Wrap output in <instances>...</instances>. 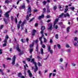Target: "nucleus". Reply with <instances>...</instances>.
Segmentation results:
<instances>
[{
  "label": "nucleus",
  "instance_id": "obj_1",
  "mask_svg": "<svg viewBox=\"0 0 78 78\" xmlns=\"http://www.w3.org/2000/svg\"><path fill=\"white\" fill-rule=\"evenodd\" d=\"M34 58H33L31 59V62H33V64H34L35 67V68L34 69V72L36 73V71L38 70V68L37 67V63L36 62H34Z\"/></svg>",
  "mask_w": 78,
  "mask_h": 78
},
{
  "label": "nucleus",
  "instance_id": "obj_2",
  "mask_svg": "<svg viewBox=\"0 0 78 78\" xmlns=\"http://www.w3.org/2000/svg\"><path fill=\"white\" fill-rule=\"evenodd\" d=\"M58 18L56 19L55 20V21L54 22L53 27L54 28H55V29H58V25H55L56 24L57 22H58Z\"/></svg>",
  "mask_w": 78,
  "mask_h": 78
},
{
  "label": "nucleus",
  "instance_id": "obj_3",
  "mask_svg": "<svg viewBox=\"0 0 78 78\" xmlns=\"http://www.w3.org/2000/svg\"><path fill=\"white\" fill-rule=\"evenodd\" d=\"M16 60V55H14L12 58V65L15 64V61Z\"/></svg>",
  "mask_w": 78,
  "mask_h": 78
},
{
  "label": "nucleus",
  "instance_id": "obj_4",
  "mask_svg": "<svg viewBox=\"0 0 78 78\" xmlns=\"http://www.w3.org/2000/svg\"><path fill=\"white\" fill-rule=\"evenodd\" d=\"M12 10V9H10L9 11L7 12L6 13H5V16L6 17H9V13L11 11V10Z\"/></svg>",
  "mask_w": 78,
  "mask_h": 78
},
{
  "label": "nucleus",
  "instance_id": "obj_5",
  "mask_svg": "<svg viewBox=\"0 0 78 78\" xmlns=\"http://www.w3.org/2000/svg\"><path fill=\"white\" fill-rule=\"evenodd\" d=\"M41 37L39 38V40L41 42V44H43V42H42V38L44 37V34H41Z\"/></svg>",
  "mask_w": 78,
  "mask_h": 78
},
{
  "label": "nucleus",
  "instance_id": "obj_6",
  "mask_svg": "<svg viewBox=\"0 0 78 78\" xmlns=\"http://www.w3.org/2000/svg\"><path fill=\"white\" fill-rule=\"evenodd\" d=\"M28 10L27 11V12L28 13H31V7L30 6H29V5H28Z\"/></svg>",
  "mask_w": 78,
  "mask_h": 78
},
{
  "label": "nucleus",
  "instance_id": "obj_7",
  "mask_svg": "<svg viewBox=\"0 0 78 78\" xmlns=\"http://www.w3.org/2000/svg\"><path fill=\"white\" fill-rule=\"evenodd\" d=\"M9 38V37H8V36L7 35L5 38V39L4 41V42H5V43H6L7 42V41H8V39Z\"/></svg>",
  "mask_w": 78,
  "mask_h": 78
},
{
  "label": "nucleus",
  "instance_id": "obj_8",
  "mask_svg": "<svg viewBox=\"0 0 78 78\" xmlns=\"http://www.w3.org/2000/svg\"><path fill=\"white\" fill-rule=\"evenodd\" d=\"M27 73H29V75L30 77H31L32 76V74L31 73V71L30 70H29L27 71Z\"/></svg>",
  "mask_w": 78,
  "mask_h": 78
},
{
  "label": "nucleus",
  "instance_id": "obj_9",
  "mask_svg": "<svg viewBox=\"0 0 78 78\" xmlns=\"http://www.w3.org/2000/svg\"><path fill=\"white\" fill-rule=\"evenodd\" d=\"M26 23H27V21L26 20H24L23 23L21 25V27H23V26Z\"/></svg>",
  "mask_w": 78,
  "mask_h": 78
},
{
  "label": "nucleus",
  "instance_id": "obj_10",
  "mask_svg": "<svg viewBox=\"0 0 78 78\" xmlns=\"http://www.w3.org/2000/svg\"><path fill=\"white\" fill-rule=\"evenodd\" d=\"M31 14H29V16H28V15H27V16L26 17V20H29V17H30V16H31Z\"/></svg>",
  "mask_w": 78,
  "mask_h": 78
},
{
  "label": "nucleus",
  "instance_id": "obj_11",
  "mask_svg": "<svg viewBox=\"0 0 78 78\" xmlns=\"http://www.w3.org/2000/svg\"><path fill=\"white\" fill-rule=\"evenodd\" d=\"M52 26H53V25L52 24H49V27L48 28V30H51V29H52Z\"/></svg>",
  "mask_w": 78,
  "mask_h": 78
},
{
  "label": "nucleus",
  "instance_id": "obj_12",
  "mask_svg": "<svg viewBox=\"0 0 78 78\" xmlns=\"http://www.w3.org/2000/svg\"><path fill=\"white\" fill-rule=\"evenodd\" d=\"M44 17V14H42L41 16H40L38 17V19L39 20H40L41 18H43Z\"/></svg>",
  "mask_w": 78,
  "mask_h": 78
},
{
  "label": "nucleus",
  "instance_id": "obj_13",
  "mask_svg": "<svg viewBox=\"0 0 78 78\" xmlns=\"http://www.w3.org/2000/svg\"><path fill=\"white\" fill-rule=\"evenodd\" d=\"M36 32V31L35 30H34L33 31H32V34L33 35V36L34 35V34H35V33Z\"/></svg>",
  "mask_w": 78,
  "mask_h": 78
},
{
  "label": "nucleus",
  "instance_id": "obj_14",
  "mask_svg": "<svg viewBox=\"0 0 78 78\" xmlns=\"http://www.w3.org/2000/svg\"><path fill=\"white\" fill-rule=\"evenodd\" d=\"M16 49L18 51H19V52H20V49H19V44L17 45V47H16Z\"/></svg>",
  "mask_w": 78,
  "mask_h": 78
},
{
  "label": "nucleus",
  "instance_id": "obj_15",
  "mask_svg": "<svg viewBox=\"0 0 78 78\" xmlns=\"http://www.w3.org/2000/svg\"><path fill=\"white\" fill-rule=\"evenodd\" d=\"M18 75L19 77H20V78H21L22 76V74L20 72L18 73Z\"/></svg>",
  "mask_w": 78,
  "mask_h": 78
},
{
  "label": "nucleus",
  "instance_id": "obj_16",
  "mask_svg": "<svg viewBox=\"0 0 78 78\" xmlns=\"http://www.w3.org/2000/svg\"><path fill=\"white\" fill-rule=\"evenodd\" d=\"M59 8L60 9V11H63V9L64 8V6H62V7H61V5L59 6Z\"/></svg>",
  "mask_w": 78,
  "mask_h": 78
},
{
  "label": "nucleus",
  "instance_id": "obj_17",
  "mask_svg": "<svg viewBox=\"0 0 78 78\" xmlns=\"http://www.w3.org/2000/svg\"><path fill=\"white\" fill-rule=\"evenodd\" d=\"M34 43H32L31 44H30V48H32V47L34 46Z\"/></svg>",
  "mask_w": 78,
  "mask_h": 78
},
{
  "label": "nucleus",
  "instance_id": "obj_18",
  "mask_svg": "<svg viewBox=\"0 0 78 78\" xmlns=\"http://www.w3.org/2000/svg\"><path fill=\"white\" fill-rule=\"evenodd\" d=\"M26 66L27 67H28V65H27V64H26V65L24 66L25 70H27V69L26 68Z\"/></svg>",
  "mask_w": 78,
  "mask_h": 78
},
{
  "label": "nucleus",
  "instance_id": "obj_19",
  "mask_svg": "<svg viewBox=\"0 0 78 78\" xmlns=\"http://www.w3.org/2000/svg\"><path fill=\"white\" fill-rule=\"evenodd\" d=\"M64 16V13H62L61 14V15H60L59 17H60V18H62V17H63Z\"/></svg>",
  "mask_w": 78,
  "mask_h": 78
},
{
  "label": "nucleus",
  "instance_id": "obj_20",
  "mask_svg": "<svg viewBox=\"0 0 78 78\" xmlns=\"http://www.w3.org/2000/svg\"><path fill=\"white\" fill-rule=\"evenodd\" d=\"M30 53H32V52H33V49L30 48Z\"/></svg>",
  "mask_w": 78,
  "mask_h": 78
},
{
  "label": "nucleus",
  "instance_id": "obj_21",
  "mask_svg": "<svg viewBox=\"0 0 78 78\" xmlns=\"http://www.w3.org/2000/svg\"><path fill=\"white\" fill-rule=\"evenodd\" d=\"M40 50L41 51V54H44V50H43V49L42 48H41V49H40Z\"/></svg>",
  "mask_w": 78,
  "mask_h": 78
},
{
  "label": "nucleus",
  "instance_id": "obj_22",
  "mask_svg": "<svg viewBox=\"0 0 78 78\" xmlns=\"http://www.w3.org/2000/svg\"><path fill=\"white\" fill-rule=\"evenodd\" d=\"M66 63L65 65V69H66L67 67V65L68 64V63L67 62H65Z\"/></svg>",
  "mask_w": 78,
  "mask_h": 78
},
{
  "label": "nucleus",
  "instance_id": "obj_23",
  "mask_svg": "<svg viewBox=\"0 0 78 78\" xmlns=\"http://www.w3.org/2000/svg\"><path fill=\"white\" fill-rule=\"evenodd\" d=\"M69 30H70V27H68L67 29V33H69Z\"/></svg>",
  "mask_w": 78,
  "mask_h": 78
},
{
  "label": "nucleus",
  "instance_id": "obj_24",
  "mask_svg": "<svg viewBox=\"0 0 78 78\" xmlns=\"http://www.w3.org/2000/svg\"><path fill=\"white\" fill-rule=\"evenodd\" d=\"M38 66H39V67L40 66H42V64H41V63H40L39 62H38Z\"/></svg>",
  "mask_w": 78,
  "mask_h": 78
},
{
  "label": "nucleus",
  "instance_id": "obj_25",
  "mask_svg": "<svg viewBox=\"0 0 78 78\" xmlns=\"http://www.w3.org/2000/svg\"><path fill=\"white\" fill-rule=\"evenodd\" d=\"M57 9V6H56L55 5V6H54L53 7V9H54V10H55L56 9Z\"/></svg>",
  "mask_w": 78,
  "mask_h": 78
},
{
  "label": "nucleus",
  "instance_id": "obj_26",
  "mask_svg": "<svg viewBox=\"0 0 78 78\" xmlns=\"http://www.w3.org/2000/svg\"><path fill=\"white\" fill-rule=\"evenodd\" d=\"M48 51H49V50H51V47L50 46H48Z\"/></svg>",
  "mask_w": 78,
  "mask_h": 78
},
{
  "label": "nucleus",
  "instance_id": "obj_27",
  "mask_svg": "<svg viewBox=\"0 0 78 78\" xmlns=\"http://www.w3.org/2000/svg\"><path fill=\"white\" fill-rule=\"evenodd\" d=\"M44 42H47V39H46V38L45 37H44Z\"/></svg>",
  "mask_w": 78,
  "mask_h": 78
},
{
  "label": "nucleus",
  "instance_id": "obj_28",
  "mask_svg": "<svg viewBox=\"0 0 78 78\" xmlns=\"http://www.w3.org/2000/svg\"><path fill=\"white\" fill-rule=\"evenodd\" d=\"M52 75V73H50L49 74V78H51V75Z\"/></svg>",
  "mask_w": 78,
  "mask_h": 78
},
{
  "label": "nucleus",
  "instance_id": "obj_29",
  "mask_svg": "<svg viewBox=\"0 0 78 78\" xmlns=\"http://www.w3.org/2000/svg\"><path fill=\"white\" fill-rule=\"evenodd\" d=\"M45 27L44 26H43L41 27V30H45Z\"/></svg>",
  "mask_w": 78,
  "mask_h": 78
},
{
  "label": "nucleus",
  "instance_id": "obj_30",
  "mask_svg": "<svg viewBox=\"0 0 78 78\" xmlns=\"http://www.w3.org/2000/svg\"><path fill=\"white\" fill-rule=\"evenodd\" d=\"M57 46L59 49H60V48H61V46L59 44H57Z\"/></svg>",
  "mask_w": 78,
  "mask_h": 78
},
{
  "label": "nucleus",
  "instance_id": "obj_31",
  "mask_svg": "<svg viewBox=\"0 0 78 78\" xmlns=\"http://www.w3.org/2000/svg\"><path fill=\"white\" fill-rule=\"evenodd\" d=\"M34 19V18H32L30 21H29V22H31Z\"/></svg>",
  "mask_w": 78,
  "mask_h": 78
},
{
  "label": "nucleus",
  "instance_id": "obj_32",
  "mask_svg": "<svg viewBox=\"0 0 78 78\" xmlns=\"http://www.w3.org/2000/svg\"><path fill=\"white\" fill-rule=\"evenodd\" d=\"M47 8H48V9L47 10V12H50V11L48 9V6H47Z\"/></svg>",
  "mask_w": 78,
  "mask_h": 78
},
{
  "label": "nucleus",
  "instance_id": "obj_33",
  "mask_svg": "<svg viewBox=\"0 0 78 78\" xmlns=\"http://www.w3.org/2000/svg\"><path fill=\"white\" fill-rule=\"evenodd\" d=\"M43 3L44 5H45V4H46V3H47V2H46L45 1H44L43 2Z\"/></svg>",
  "mask_w": 78,
  "mask_h": 78
},
{
  "label": "nucleus",
  "instance_id": "obj_34",
  "mask_svg": "<svg viewBox=\"0 0 78 78\" xmlns=\"http://www.w3.org/2000/svg\"><path fill=\"white\" fill-rule=\"evenodd\" d=\"M48 51L50 52L51 54H52L53 53V51H52L51 50H49Z\"/></svg>",
  "mask_w": 78,
  "mask_h": 78
},
{
  "label": "nucleus",
  "instance_id": "obj_35",
  "mask_svg": "<svg viewBox=\"0 0 78 78\" xmlns=\"http://www.w3.org/2000/svg\"><path fill=\"white\" fill-rule=\"evenodd\" d=\"M60 62H62L63 61V59L62 58H60L59 59Z\"/></svg>",
  "mask_w": 78,
  "mask_h": 78
},
{
  "label": "nucleus",
  "instance_id": "obj_36",
  "mask_svg": "<svg viewBox=\"0 0 78 78\" xmlns=\"http://www.w3.org/2000/svg\"><path fill=\"white\" fill-rule=\"evenodd\" d=\"M20 24H18L17 25V28L18 29H19L20 28Z\"/></svg>",
  "mask_w": 78,
  "mask_h": 78
},
{
  "label": "nucleus",
  "instance_id": "obj_37",
  "mask_svg": "<svg viewBox=\"0 0 78 78\" xmlns=\"http://www.w3.org/2000/svg\"><path fill=\"white\" fill-rule=\"evenodd\" d=\"M5 3H9V1L8 0H6L5 1Z\"/></svg>",
  "mask_w": 78,
  "mask_h": 78
},
{
  "label": "nucleus",
  "instance_id": "obj_38",
  "mask_svg": "<svg viewBox=\"0 0 78 78\" xmlns=\"http://www.w3.org/2000/svg\"><path fill=\"white\" fill-rule=\"evenodd\" d=\"M60 67L62 70H64V68H63V66H60Z\"/></svg>",
  "mask_w": 78,
  "mask_h": 78
},
{
  "label": "nucleus",
  "instance_id": "obj_39",
  "mask_svg": "<svg viewBox=\"0 0 78 78\" xmlns=\"http://www.w3.org/2000/svg\"><path fill=\"white\" fill-rule=\"evenodd\" d=\"M66 47L67 48H69V47H70V46H69V45H68L67 44H66Z\"/></svg>",
  "mask_w": 78,
  "mask_h": 78
},
{
  "label": "nucleus",
  "instance_id": "obj_40",
  "mask_svg": "<svg viewBox=\"0 0 78 78\" xmlns=\"http://www.w3.org/2000/svg\"><path fill=\"white\" fill-rule=\"evenodd\" d=\"M66 16L68 17V18H69L70 17V15L69 14V13H66Z\"/></svg>",
  "mask_w": 78,
  "mask_h": 78
},
{
  "label": "nucleus",
  "instance_id": "obj_41",
  "mask_svg": "<svg viewBox=\"0 0 78 78\" xmlns=\"http://www.w3.org/2000/svg\"><path fill=\"white\" fill-rule=\"evenodd\" d=\"M42 48H45V45L44 44H42Z\"/></svg>",
  "mask_w": 78,
  "mask_h": 78
},
{
  "label": "nucleus",
  "instance_id": "obj_42",
  "mask_svg": "<svg viewBox=\"0 0 78 78\" xmlns=\"http://www.w3.org/2000/svg\"><path fill=\"white\" fill-rule=\"evenodd\" d=\"M68 11V9L66 8L65 9V11L64 12L66 13L67 12V11Z\"/></svg>",
  "mask_w": 78,
  "mask_h": 78
},
{
  "label": "nucleus",
  "instance_id": "obj_43",
  "mask_svg": "<svg viewBox=\"0 0 78 78\" xmlns=\"http://www.w3.org/2000/svg\"><path fill=\"white\" fill-rule=\"evenodd\" d=\"M74 45L75 46H76V47H77L78 46V44L76 43H74Z\"/></svg>",
  "mask_w": 78,
  "mask_h": 78
},
{
  "label": "nucleus",
  "instance_id": "obj_44",
  "mask_svg": "<svg viewBox=\"0 0 78 78\" xmlns=\"http://www.w3.org/2000/svg\"><path fill=\"white\" fill-rule=\"evenodd\" d=\"M55 38L56 39H58V34L55 35Z\"/></svg>",
  "mask_w": 78,
  "mask_h": 78
},
{
  "label": "nucleus",
  "instance_id": "obj_45",
  "mask_svg": "<svg viewBox=\"0 0 78 78\" xmlns=\"http://www.w3.org/2000/svg\"><path fill=\"white\" fill-rule=\"evenodd\" d=\"M7 44L6 43H4L3 44L2 46L3 47H5L6 46Z\"/></svg>",
  "mask_w": 78,
  "mask_h": 78
},
{
  "label": "nucleus",
  "instance_id": "obj_46",
  "mask_svg": "<svg viewBox=\"0 0 78 78\" xmlns=\"http://www.w3.org/2000/svg\"><path fill=\"white\" fill-rule=\"evenodd\" d=\"M70 9H72V10H74V9H75V7H71Z\"/></svg>",
  "mask_w": 78,
  "mask_h": 78
},
{
  "label": "nucleus",
  "instance_id": "obj_47",
  "mask_svg": "<svg viewBox=\"0 0 78 78\" xmlns=\"http://www.w3.org/2000/svg\"><path fill=\"white\" fill-rule=\"evenodd\" d=\"M15 22L16 23H17V18H16L15 19Z\"/></svg>",
  "mask_w": 78,
  "mask_h": 78
},
{
  "label": "nucleus",
  "instance_id": "obj_48",
  "mask_svg": "<svg viewBox=\"0 0 78 78\" xmlns=\"http://www.w3.org/2000/svg\"><path fill=\"white\" fill-rule=\"evenodd\" d=\"M3 27H4V26L3 25H1L0 26V29H2L3 28Z\"/></svg>",
  "mask_w": 78,
  "mask_h": 78
},
{
  "label": "nucleus",
  "instance_id": "obj_49",
  "mask_svg": "<svg viewBox=\"0 0 78 78\" xmlns=\"http://www.w3.org/2000/svg\"><path fill=\"white\" fill-rule=\"evenodd\" d=\"M41 34H43V33H44V30H42L41 31Z\"/></svg>",
  "mask_w": 78,
  "mask_h": 78
},
{
  "label": "nucleus",
  "instance_id": "obj_50",
  "mask_svg": "<svg viewBox=\"0 0 78 78\" xmlns=\"http://www.w3.org/2000/svg\"><path fill=\"white\" fill-rule=\"evenodd\" d=\"M67 51H68V52H69V53H70V51H71L70 50V49H68L67 50Z\"/></svg>",
  "mask_w": 78,
  "mask_h": 78
},
{
  "label": "nucleus",
  "instance_id": "obj_51",
  "mask_svg": "<svg viewBox=\"0 0 78 78\" xmlns=\"http://www.w3.org/2000/svg\"><path fill=\"white\" fill-rule=\"evenodd\" d=\"M7 60H11V58H7L6 59Z\"/></svg>",
  "mask_w": 78,
  "mask_h": 78
},
{
  "label": "nucleus",
  "instance_id": "obj_52",
  "mask_svg": "<svg viewBox=\"0 0 78 78\" xmlns=\"http://www.w3.org/2000/svg\"><path fill=\"white\" fill-rule=\"evenodd\" d=\"M4 20L6 24H7V21H6V19L4 18Z\"/></svg>",
  "mask_w": 78,
  "mask_h": 78
},
{
  "label": "nucleus",
  "instance_id": "obj_53",
  "mask_svg": "<svg viewBox=\"0 0 78 78\" xmlns=\"http://www.w3.org/2000/svg\"><path fill=\"white\" fill-rule=\"evenodd\" d=\"M22 8L23 9L25 8V6L24 5H22Z\"/></svg>",
  "mask_w": 78,
  "mask_h": 78
},
{
  "label": "nucleus",
  "instance_id": "obj_54",
  "mask_svg": "<svg viewBox=\"0 0 78 78\" xmlns=\"http://www.w3.org/2000/svg\"><path fill=\"white\" fill-rule=\"evenodd\" d=\"M27 61H28L30 62V61L31 59H30V58H27Z\"/></svg>",
  "mask_w": 78,
  "mask_h": 78
},
{
  "label": "nucleus",
  "instance_id": "obj_55",
  "mask_svg": "<svg viewBox=\"0 0 78 78\" xmlns=\"http://www.w3.org/2000/svg\"><path fill=\"white\" fill-rule=\"evenodd\" d=\"M21 41L22 42H23V43L25 42V41H23V39H22L21 40Z\"/></svg>",
  "mask_w": 78,
  "mask_h": 78
},
{
  "label": "nucleus",
  "instance_id": "obj_56",
  "mask_svg": "<svg viewBox=\"0 0 78 78\" xmlns=\"http://www.w3.org/2000/svg\"><path fill=\"white\" fill-rule=\"evenodd\" d=\"M28 40H29V39H28V38H26V40L27 42V43H28Z\"/></svg>",
  "mask_w": 78,
  "mask_h": 78
},
{
  "label": "nucleus",
  "instance_id": "obj_57",
  "mask_svg": "<svg viewBox=\"0 0 78 78\" xmlns=\"http://www.w3.org/2000/svg\"><path fill=\"white\" fill-rule=\"evenodd\" d=\"M77 40V38L76 37L74 39V41H76Z\"/></svg>",
  "mask_w": 78,
  "mask_h": 78
},
{
  "label": "nucleus",
  "instance_id": "obj_58",
  "mask_svg": "<svg viewBox=\"0 0 78 78\" xmlns=\"http://www.w3.org/2000/svg\"><path fill=\"white\" fill-rule=\"evenodd\" d=\"M50 43H52V42H53V41H52V40H51V39L50 40Z\"/></svg>",
  "mask_w": 78,
  "mask_h": 78
},
{
  "label": "nucleus",
  "instance_id": "obj_59",
  "mask_svg": "<svg viewBox=\"0 0 78 78\" xmlns=\"http://www.w3.org/2000/svg\"><path fill=\"white\" fill-rule=\"evenodd\" d=\"M62 24V23H58V25H61Z\"/></svg>",
  "mask_w": 78,
  "mask_h": 78
},
{
  "label": "nucleus",
  "instance_id": "obj_60",
  "mask_svg": "<svg viewBox=\"0 0 78 78\" xmlns=\"http://www.w3.org/2000/svg\"><path fill=\"white\" fill-rule=\"evenodd\" d=\"M43 11L44 12H45L46 11V9L45 8H44L43 9Z\"/></svg>",
  "mask_w": 78,
  "mask_h": 78
},
{
  "label": "nucleus",
  "instance_id": "obj_61",
  "mask_svg": "<svg viewBox=\"0 0 78 78\" xmlns=\"http://www.w3.org/2000/svg\"><path fill=\"white\" fill-rule=\"evenodd\" d=\"M56 75V73H53L52 74L53 76H55Z\"/></svg>",
  "mask_w": 78,
  "mask_h": 78
},
{
  "label": "nucleus",
  "instance_id": "obj_62",
  "mask_svg": "<svg viewBox=\"0 0 78 78\" xmlns=\"http://www.w3.org/2000/svg\"><path fill=\"white\" fill-rule=\"evenodd\" d=\"M1 49H0V54H2V51Z\"/></svg>",
  "mask_w": 78,
  "mask_h": 78
},
{
  "label": "nucleus",
  "instance_id": "obj_63",
  "mask_svg": "<svg viewBox=\"0 0 78 78\" xmlns=\"http://www.w3.org/2000/svg\"><path fill=\"white\" fill-rule=\"evenodd\" d=\"M19 65V64H16V65H15V66H16V67H18Z\"/></svg>",
  "mask_w": 78,
  "mask_h": 78
},
{
  "label": "nucleus",
  "instance_id": "obj_64",
  "mask_svg": "<svg viewBox=\"0 0 78 78\" xmlns=\"http://www.w3.org/2000/svg\"><path fill=\"white\" fill-rule=\"evenodd\" d=\"M2 75L4 76V75H5V73L3 72H2Z\"/></svg>",
  "mask_w": 78,
  "mask_h": 78
}]
</instances>
